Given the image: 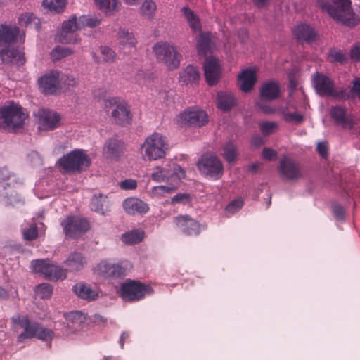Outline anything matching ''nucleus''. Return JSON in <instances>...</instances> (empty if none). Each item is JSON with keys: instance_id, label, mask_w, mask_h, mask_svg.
Instances as JSON below:
<instances>
[{"instance_id": "34", "label": "nucleus", "mask_w": 360, "mask_h": 360, "mask_svg": "<svg viewBox=\"0 0 360 360\" xmlns=\"http://www.w3.org/2000/svg\"><path fill=\"white\" fill-rule=\"evenodd\" d=\"M96 6L107 15H112L119 8L118 0H95Z\"/></svg>"}, {"instance_id": "40", "label": "nucleus", "mask_w": 360, "mask_h": 360, "mask_svg": "<svg viewBox=\"0 0 360 360\" xmlns=\"http://www.w3.org/2000/svg\"><path fill=\"white\" fill-rule=\"evenodd\" d=\"M118 39L120 43L124 46L134 47L136 44L134 35L125 29H120L119 30Z\"/></svg>"}, {"instance_id": "49", "label": "nucleus", "mask_w": 360, "mask_h": 360, "mask_svg": "<svg viewBox=\"0 0 360 360\" xmlns=\"http://www.w3.org/2000/svg\"><path fill=\"white\" fill-rule=\"evenodd\" d=\"M80 18V25L82 29L85 27H89L91 28L96 27L101 24V20L97 16H91V15H82L79 17Z\"/></svg>"}, {"instance_id": "23", "label": "nucleus", "mask_w": 360, "mask_h": 360, "mask_svg": "<svg viewBox=\"0 0 360 360\" xmlns=\"http://www.w3.org/2000/svg\"><path fill=\"white\" fill-rule=\"evenodd\" d=\"M20 33V29L16 25L10 24L0 25V47L15 42Z\"/></svg>"}, {"instance_id": "20", "label": "nucleus", "mask_w": 360, "mask_h": 360, "mask_svg": "<svg viewBox=\"0 0 360 360\" xmlns=\"http://www.w3.org/2000/svg\"><path fill=\"white\" fill-rule=\"evenodd\" d=\"M330 115L335 122L340 124L342 127L349 130L354 128L355 124L354 115L347 113L345 107L339 105L332 107L330 110Z\"/></svg>"}, {"instance_id": "57", "label": "nucleus", "mask_w": 360, "mask_h": 360, "mask_svg": "<svg viewBox=\"0 0 360 360\" xmlns=\"http://www.w3.org/2000/svg\"><path fill=\"white\" fill-rule=\"evenodd\" d=\"M190 195L187 193H178L172 198V203H185L190 201Z\"/></svg>"}, {"instance_id": "44", "label": "nucleus", "mask_w": 360, "mask_h": 360, "mask_svg": "<svg viewBox=\"0 0 360 360\" xmlns=\"http://www.w3.org/2000/svg\"><path fill=\"white\" fill-rule=\"evenodd\" d=\"M34 24L36 29H39V20L32 13H25L18 18V24L22 27H27Z\"/></svg>"}, {"instance_id": "61", "label": "nucleus", "mask_w": 360, "mask_h": 360, "mask_svg": "<svg viewBox=\"0 0 360 360\" xmlns=\"http://www.w3.org/2000/svg\"><path fill=\"white\" fill-rule=\"evenodd\" d=\"M316 149L320 154V155L326 158L328 156V147L325 143L321 142L317 144Z\"/></svg>"}, {"instance_id": "14", "label": "nucleus", "mask_w": 360, "mask_h": 360, "mask_svg": "<svg viewBox=\"0 0 360 360\" xmlns=\"http://www.w3.org/2000/svg\"><path fill=\"white\" fill-rule=\"evenodd\" d=\"M151 292L152 289L150 286L140 282L129 281L122 284L120 295L125 301H136Z\"/></svg>"}, {"instance_id": "26", "label": "nucleus", "mask_w": 360, "mask_h": 360, "mask_svg": "<svg viewBox=\"0 0 360 360\" xmlns=\"http://www.w3.org/2000/svg\"><path fill=\"white\" fill-rule=\"evenodd\" d=\"M16 62L18 65H22L25 60L24 53L17 49H6L0 50V63H11Z\"/></svg>"}, {"instance_id": "38", "label": "nucleus", "mask_w": 360, "mask_h": 360, "mask_svg": "<svg viewBox=\"0 0 360 360\" xmlns=\"http://www.w3.org/2000/svg\"><path fill=\"white\" fill-rule=\"evenodd\" d=\"M181 11L193 32L200 31L201 28L200 22L197 15L186 7H183Z\"/></svg>"}, {"instance_id": "16", "label": "nucleus", "mask_w": 360, "mask_h": 360, "mask_svg": "<svg viewBox=\"0 0 360 360\" xmlns=\"http://www.w3.org/2000/svg\"><path fill=\"white\" fill-rule=\"evenodd\" d=\"M313 85L320 95L330 96L338 98L347 97L345 91H335L332 80L323 74L316 73L314 76Z\"/></svg>"}, {"instance_id": "9", "label": "nucleus", "mask_w": 360, "mask_h": 360, "mask_svg": "<svg viewBox=\"0 0 360 360\" xmlns=\"http://www.w3.org/2000/svg\"><path fill=\"white\" fill-rule=\"evenodd\" d=\"M30 266L34 272L40 274L49 280L56 281L63 280L67 277L65 269L48 259L32 260Z\"/></svg>"}, {"instance_id": "59", "label": "nucleus", "mask_w": 360, "mask_h": 360, "mask_svg": "<svg viewBox=\"0 0 360 360\" xmlns=\"http://www.w3.org/2000/svg\"><path fill=\"white\" fill-rule=\"evenodd\" d=\"M262 156L266 160H275L277 158V153L271 148H264L262 150Z\"/></svg>"}, {"instance_id": "42", "label": "nucleus", "mask_w": 360, "mask_h": 360, "mask_svg": "<svg viewBox=\"0 0 360 360\" xmlns=\"http://www.w3.org/2000/svg\"><path fill=\"white\" fill-rule=\"evenodd\" d=\"M157 6L155 3L152 0H145L139 8V12L141 16L147 19H152Z\"/></svg>"}, {"instance_id": "32", "label": "nucleus", "mask_w": 360, "mask_h": 360, "mask_svg": "<svg viewBox=\"0 0 360 360\" xmlns=\"http://www.w3.org/2000/svg\"><path fill=\"white\" fill-rule=\"evenodd\" d=\"M294 34L298 40L311 42L316 38V34L312 28L306 24L297 25L294 30Z\"/></svg>"}, {"instance_id": "51", "label": "nucleus", "mask_w": 360, "mask_h": 360, "mask_svg": "<svg viewBox=\"0 0 360 360\" xmlns=\"http://www.w3.org/2000/svg\"><path fill=\"white\" fill-rule=\"evenodd\" d=\"M60 79L66 89L75 87L78 84L77 79L71 75H65L61 78L60 77Z\"/></svg>"}, {"instance_id": "29", "label": "nucleus", "mask_w": 360, "mask_h": 360, "mask_svg": "<svg viewBox=\"0 0 360 360\" xmlns=\"http://www.w3.org/2000/svg\"><path fill=\"white\" fill-rule=\"evenodd\" d=\"M279 86L277 82L270 80L264 82L259 90V94L262 98L266 101H272L277 98L279 96Z\"/></svg>"}, {"instance_id": "19", "label": "nucleus", "mask_w": 360, "mask_h": 360, "mask_svg": "<svg viewBox=\"0 0 360 360\" xmlns=\"http://www.w3.org/2000/svg\"><path fill=\"white\" fill-rule=\"evenodd\" d=\"M94 274L103 278L117 277L124 274V269L120 264L108 260L101 261L94 269Z\"/></svg>"}, {"instance_id": "55", "label": "nucleus", "mask_w": 360, "mask_h": 360, "mask_svg": "<svg viewBox=\"0 0 360 360\" xmlns=\"http://www.w3.org/2000/svg\"><path fill=\"white\" fill-rule=\"evenodd\" d=\"M349 58L354 62L360 61V43L354 44L349 50Z\"/></svg>"}, {"instance_id": "63", "label": "nucleus", "mask_w": 360, "mask_h": 360, "mask_svg": "<svg viewBox=\"0 0 360 360\" xmlns=\"http://www.w3.org/2000/svg\"><path fill=\"white\" fill-rule=\"evenodd\" d=\"M333 214L337 219H342L344 218L345 212L342 207L335 206L333 207Z\"/></svg>"}, {"instance_id": "43", "label": "nucleus", "mask_w": 360, "mask_h": 360, "mask_svg": "<svg viewBox=\"0 0 360 360\" xmlns=\"http://www.w3.org/2000/svg\"><path fill=\"white\" fill-rule=\"evenodd\" d=\"M65 317L68 324H72L75 328L79 327L86 319L84 314L77 311H71L65 314Z\"/></svg>"}, {"instance_id": "35", "label": "nucleus", "mask_w": 360, "mask_h": 360, "mask_svg": "<svg viewBox=\"0 0 360 360\" xmlns=\"http://www.w3.org/2000/svg\"><path fill=\"white\" fill-rule=\"evenodd\" d=\"M144 238V232L141 230H132L122 235V240L127 245L140 243Z\"/></svg>"}, {"instance_id": "25", "label": "nucleus", "mask_w": 360, "mask_h": 360, "mask_svg": "<svg viewBox=\"0 0 360 360\" xmlns=\"http://www.w3.org/2000/svg\"><path fill=\"white\" fill-rule=\"evenodd\" d=\"M123 207L126 212L132 215L145 214L149 210V207L146 202L136 198H129L124 200Z\"/></svg>"}, {"instance_id": "54", "label": "nucleus", "mask_w": 360, "mask_h": 360, "mask_svg": "<svg viewBox=\"0 0 360 360\" xmlns=\"http://www.w3.org/2000/svg\"><path fill=\"white\" fill-rule=\"evenodd\" d=\"M24 239L27 240H32L36 238L38 236L37 227L36 225H32L27 229L23 230Z\"/></svg>"}, {"instance_id": "58", "label": "nucleus", "mask_w": 360, "mask_h": 360, "mask_svg": "<svg viewBox=\"0 0 360 360\" xmlns=\"http://www.w3.org/2000/svg\"><path fill=\"white\" fill-rule=\"evenodd\" d=\"M330 56L334 61H337L340 63H343L347 60L345 54L340 51H331Z\"/></svg>"}, {"instance_id": "36", "label": "nucleus", "mask_w": 360, "mask_h": 360, "mask_svg": "<svg viewBox=\"0 0 360 360\" xmlns=\"http://www.w3.org/2000/svg\"><path fill=\"white\" fill-rule=\"evenodd\" d=\"M177 189V185L171 186H156L151 188L150 195L152 198H162L167 194L173 193Z\"/></svg>"}, {"instance_id": "13", "label": "nucleus", "mask_w": 360, "mask_h": 360, "mask_svg": "<svg viewBox=\"0 0 360 360\" xmlns=\"http://www.w3.org/2000/svg\"><path fill=\"white\" fill-rule=\"evenodd\" d=\"M60 72L58 70H52L44 74L37 79V84L44 95H54L60 91Z\"/></svg>"}, {"instance_id": "60", "label": "nucleus", "mask_w": 360, "mask_h": 360, "mask_svg": "<svg viewBox=\"0 0 360 360\" xmlns=\"http://www.w3.org/2000/svg\"><path fill=\"white\" fill-rule=\"evenodd\" d=\"M120 187L124 190L134 189L137 186L136 181L133 179H126L120 182Z\"/></svg>"}, {"instance_id": "31", "label": "nucleus", "mask_w": 360, "mask_h": 360, "mask_svg": "<svg viewBox=\"0 0 360 360\" xmlns=\"http://www.w3.org/2000/svg\"><path fill=\"white\" fill-rule=\"evenodd\" d=\"M200 78L198 68L191 65L186 66L179 74V81L185 84L197 82Z\"/></svg>"}, {"instance_id": "12", "label": "nucleus", "mask_w": 360, "mask_h": 360, "mask_svg": "<svg viewBox=\"0 0 360 360\" xmlns=\"http://www.w3.org/2000/svg\"><path fill=\"white\" fill-rule=\"evenodd\" d=\"M79 30H82L80 18L72 15L63 22L61 31L56 35L55 40L61 44H75L79 39L72 34Z\"/></svg>"}, {"instance_id": "64", "label": "nucleus", "mask_w": 360, "mask_h": 360, "mask_svg": "<svg viewBox=\"0 0 360 360\" xmlns=\"http://www.w3.org/2000/svg\"><path fill=\"white\" fill-rule=\"evenodd\" d=\"M248 37V32L245 29H242L241 30H240L239 33H238V38L240 39V40H241L242 41L246 40Z\"/></svg>"}, {"instance_id": "30", "label": "nucleus", "mask_w": 360, "mask_h": 360, "mask_svg": "<svg viewBox=\"0 0 360 360\" xmlns=\"http://www.w3.org/2000/svg\"><path fill=\"white\" fill-rule=\"evenodd\" d=\"M236 104V99L231 92L221 91L217 94V105L224 111L230 110Z\"/></svg>"}, {"instance_id": "21", "label": "nucleus", "mask_w": 360, "mask_h": 360, "mask_svg": "<svg viewBox=\"0 0 360 360\" xmlns=\"http://www.w3.org/2000/svg\"><path fill=\"white\" fill-rule=\"evenodd\" d=\"M278 169L281 175L285 179L296 180L302 176L299 165L287 157L281 160Z\"/></svg>"}, {"instance_id": "27", "label": "nucleus", "mask_w": 360, "mask_h": 360, "mask_svg": "<svg viewBox=\"0 0 360 360\" xmlns=\"http://www.w3.org/2000/svg\"><path fill=\"white\" fill-rule=\"evenodd\" d=\"M87 261L82 253L75 252L69 255L68 258L64 261L66 266V272H76L82 270L86 264Z\"/></svg>"}, {"instance_id": "52", "label": "nucleus", "mask_w": 360, "mask_h": 360, "mask_svg": "<svg viewBox=\"0 0 360 360\" xmlns=\"http://www.w3.org/2000/svg\"><path fill=\"white\" fill-rule=\"evenodd\" d=\"M277 129V124L274 122H266L260 124V130L263 134H272Z\"/></svg>"}, {"instance_id": "37", "label": "nucleus", "mask_w": 360, "mask_h": 360, "mask_svg": "<svg viewBox=\"0 0 360 360\" xmlns=\"http://www.w3.org/2000/svg\"><path fill=\"white\" fill-rule=\"evenodd\" d=\"M107 196L102 194H95L91 198L90 206L91 209L98 213L104 214V207L107 206Z\"/></svg>"}, {"instance_id": "3", "label": "nucleus", "mask_w": 360, "mask_h": 360, "mask_svg": "<svg viewBox=\"0 0 360 360\" xmlns=\"http://www.w3.org/2000/svg\"><path fill=\"white\" fill-rule=\"evenodd\" d=\"M13 324L23 328V332L18 337V342H22L25 340L37 338L44 341H48L53 338V332L51 330L46 329L38 323H31L26 316L16 314L11 318Z\"/></svg>"}, {"instance_id": "7", "label": "nucleus", "mask_w": 360, "mask_h": 360, "mask_svg": "<svg viewBox=\"0 0 360 360\" xmlns=\"http://www.w3.org/2000/svg\"><path fill=\"white\" fill-rule=\"evenodd\" d=\"M167 167L156 166L151 173V179L156 182H167L178 185L186 176L183 168L176 164L167 165Z\"/></svg>"}, {"instance_id": "22", "label": "nucleus", "mask_w": 360, "mask_h": 360, "mask_svg": "<svg viewBox=\"0 0 360 360\" xmlns=\"http://www.w3.org/2000/svg\"><path fill=\"white\" fill-rule=\"evenodd\" d=\"M177 227L185 234L197 235L200 233V226L198 221L188 215H182L175 218Z\"/></svg>"}, {"instance_id": "46", "label": "nucleus", "mask_w": 360, "mask_h": 360, "mask_svg": "<svg viewBox=\"0 0 360 360\" xmlns=\"http://www.w3.org/2000/svg\"><path fill=\"white\" fill-rule=\"evenodd\" d=\"M72 53L73 51L70 48L57 46L51 51L50 55L51 59L56 61L70 56Z\"/></svg>"}, {"instance_id": "5", "label": "nucleus", "mask_w": 360, "mask_h": 360, "mask_svg": "<svg viewBox=\"0 0 360 360\" xmlns=\"http://www.w3.org/2000/svg\"><path fill=\"white\" fill-rule=\"evenodd\" d=\"M152 50L157 61L168 70H173L179 67L182 56L174 44L158 41L153 44Z\"/></svg>"}, {"instance_id": "17", "label": "nucleus", "mask_w": 360, "mask_h": 360, "mask_svg": "<svg viewBox=\"0 0 360 360\" xmlns=\"http://www.w3.org/2000/svg\"><path fill=\"white\" fill-rule=\"evenodd\" d=\"M115 106L112 111V117L114 121L122 126H126L131 123L132 116L128 105L124 101H117L114 98L105 101V105Z\"/></svg>"}, {"instance_id": "56", "label": "nucleus", "mask_w": 360, "mask_h": 360, "mask_svg": "<svg viewBox=\"0 0 360 360\" xmlns=\"http://www.w3.org/2000/svg\"><path fill=\"white\" fill-rule=\"evenodd\" d=\"M284 118L285 121L289 122L299 123L303 120L302 115L295 112L290 113H284Z\"/></svg>"}, {"instance_id": "28", "label": "nucleus", "mask_w": 360, "mask_h": 360, "mask_svg": "<svg viewBox=\"0 0 360 360\" xmlns=\"http://www.w3.org/2000/svg\"><path fill=\"white\" fill-rule=\"evenodd\" d=\"M74 292L80 298L88 301L96 300L98 296V292L96 288L84 283L75 284L72 288Z\"/></svg>"}, {"instance_id": "4", "label": "nucleus", "mask_w": 360, "mask_h": 360, "mask_svg": "<svg viewBox=\"0 0 360 360\" xmlns=\"http://www.w3.org/2000/svg\"><path fill=\"white\" fill-rule=\"evenodd\" d=\"M317 2L330 17L344 25L354 27L358 23V20L352 9L350 0H333L332 5H328L324 0H317Z\"/></svg>"}, {"instance_id": "47", "label": "nucleus", "mask_w": 360, "mask_h": 360, "mask_svg": "<svg viewBox=\"0 0 360 360\" xmlns=\"http://www.w3.org/2000/svg\"><path fill=\"white\" fill-rule=\"evenodd\" d=\"M15 181V176L6 167H0V184L6 188V186H10Z\"/></svg>"}, {"instance_id": "18", "label": "nucleus", "mask_w": 360, "mask_h": 360, "mask_svg": "<svg viewBox=\"0 0 360 360\" xmlns=\"http://www.w3.org/2000/svg\"><path fill=\"white\" fill-rule=\"evenodd\" d=\"M203 68L207 83L210 86L216 84L221 75V68L219 60L214 57H208L205 60Z\"/></svg>"}, {"instance_id": "1", "label": "nucleus", "mask_w": 360, "mask_h": 360, "mask_svg": "<svg viewBox=\"0 0 360 360\" xmlns=\"http://www.w3.org/2000/svg\"><path fill=\"white\" fill-rule=\"evenodd\" d=\"M168 150L167 139L159 132H153L146 136L140 146L142 159L148 162L165 158Z\"/></svg>"}, {"instance_id": "6", "label": "nucleus", "mask_w": 360, "mask_h": 360, "mask_svg": "<svg viewBox=\"0 0 360 360\" xmlns=\"http://www.w3.org/2000/svg\"><path fill=\"white\" fill-rule=\"evenodd\" d=\"M175 123L181 127H201L208 122L206 112L196 107H189L179 113Z\"/></svg>"}, {"instance_id": "41", "label": "nucleus", "mask_w": 360, "mask_h": 360, "mask_svg": "<svg viewBox=\"0 0 360 360\" xmlns=\"http://www.w3.org/2000/svg\"><path fill=\"white\" fill-rule=\"evenodd\" d=\"M66 3V0H43L42 6L50 11L59 13L64 11Z\"/></svg>"}, {"instance_id": "53", "label": "nucleus", "mask_w": 360, "mask_h": 360, "mask_svg": "<svg viewBox=\"0 0 360 360\" xmlns=\"http://www.w3.org/2000/svg\"><path fill=\"white\" fill-rule=\"evenodd\" d=\"M243 205V200L242 199H236L231 202L226 207L227 212L234 214L239 211Z\"/></svg>"}, {"instance_id": "24", "label": "nucleus", "mask_w": 360, "mask_h": 360, "mask_svg": "<svg viewBox=\"0 0 360 360\" xmlns=\"http://www.w3.org/2000/svg\"><path fill=\"white\" fill-rule=\"evenodd\" d=\"M238 85L243 92L251 91L256 82V72L252 68H248L241 72L238 76Z\"/></svg>"}, {"instance_id": "2", "label": "nucleus", "mask_w": 360, "mask_h": 360, "mask_svg": "<svg viewBox=\"0 0 360 360\" xmlns=\"http://www.w3.org/2000/svg\"><path fill=\"white\" fill-rule=\"evenodd\" d=\"M28 115L23 108L13 101L0 106V129L15 131L21 129Z\"/></svg>"}, {"instance_id": "8", "label": "nucleus", "mask_w": 360, "mask_h": 360, "mask_svg": "<svg viewBox=\"0 0 360 360\" xmlns=\"http://www.w3.org/2000/svg\"><path fill=\"white\" fill-rule=\"evenodd\" d=\"M58 163L66 172L75 173L89 167L90 160L83 150H74L61 157Z\"/></svg>"}, {"instance_id": "33", "label": "nucleus", "mask_w": 360, "mask_h": 360, "mask_svg": "<svg viewBox=\"0 0 360 360\" xmlns=\"http://www.w3.org/2000/svg\"><path fill=\"white\" fill-rule=\"evenodd\" d=\"M122 150V143L115 139H109L105 144L103 153L108 158H115Z\"/></svg>"}, {"instance_id": "62", "label": "nucleus", "mask_w": 360, "mask_h": 360, "mask_svg": "<svg viewBox=\"0 0 360 360\" xmlns=\"http://www.w3.org/2000/svg\"><path fill=\"white\" fill-rule=\"evenodd\" d=\"M352 91L360 100V77H357L353 81Z\"/></svg>"}, {"instance_id": "10", "label": "nucleus", "mask_w": 360, "mask_h": 360, "mask_svg": "<svg viewBox=\"0 0 360 360\" xmlns=\"http://www.w3.org/2000/svg\"><path fill=\"white\" fill-rule=\"evenodd\" d=\"M199 171L205 176L214 179H220L224 174V167L221 160L212 153H205L197 164Z\"/></svg>"}, {"instance_id": "15", "label": "nucleus", "mask_w": 360, "mask_h": 360, "mask_svg": "<svg viewBox=\"0 0 360 360\" xmlns=\"http://www.w3.org/2000/svg\"><path fill=\"white\" fill-rule=\"evenodd\" d=\"M67 237L76 238L89 229L87 220L77 216H68L60 223Z\"/></svg>"}, {"instance_id": "11", "label": "nucleus", "mask_w": 360, "mask_h": 360, "mask_svg": "<svg viewBox=\"0 0 360 360\" xmlns=\"http://www.w3.org/2000/svg\"><path fill=\"white\" fill-rule=\"evenodd\" d=\"M39 131H52L60 125L61 116L57 112L40 108L34 113Z\"/></svg>"}, {"instance_id": "50", "label": "nucleus", "mask_w": 360, "mask_h": 360, "mask_svg": "<svg viewBox=\"0 0 360 360\" xmlns=\"http://www.w3.org/2000/svg\"><path fill=\"white\" fill-rule=\"evenodd\" d=\"M100 51L103 60L105 63H112L115 60V52L108 46H101Z\"/></svg>"}, {"instance_id": "48", "label": "nucleus", "mask_w": 360, "mask_h": 360, "mask_svg": "<svg viewBox=\"0 0 360 360\" xmlns=\"http://www.w3.org/2000/svg\"><path fill=\"white\" fill-rule=\"evenodd\" d=\"M53 292V288L49 283H41L36 286L34 293L41 299L49 298Z\"/></svg>"}, {"instance_id": "45", "label": "nucleus", "mask_w": 360, "mask_h": 360, "mask_svg": "<svg viewBox=\"0 0 360 360\" xmlns=\"http://www.w3.org/2000/svg\"><path fill=\"white\" fill-rule=\"evenodd\" d=\"M222 155L229 162L235 161L237 155L236 146L233 141H229L224 146Z\"/></svg>"}, {"instance_id": "39", "label": "nucleus", "mask_w": 360, "mask_h": 360, "mask_svg": "<svg viewBox=\"0 0 360 360\" xmlns=\"http://www.w3.org/2000/svg\"><path fill=\"white\" fill-rule=\"evenodd\" d=\"M211 39L209 34H200L197 44V50L199 55L205 56L211 49Z\"/></svg>"}]
</instances>
